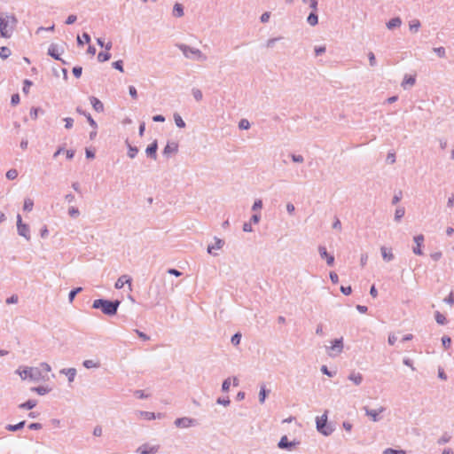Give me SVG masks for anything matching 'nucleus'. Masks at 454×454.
<instances>
[{
	"label": "nucleus",
	"instance_id": "nucleus-1",
	"mask_svg": "<svg viewBox=\"0 0 454 454\" xmlns=\"http://www.w3.org/2000/svg\"><path fill=\"white\" fill-rule=\"evenodd\" d=\"M18 20L14 15L0 12V36L9 38Z\"/></svg>",
	"mask_w": 454,
	"mask_h": 454
},
{
	"label": "nucleus",
	"instance_id": "nucleus-2",
	"mask_svg": "<svg viewBox=\"0 0 454 454\" xmlns=\"http://www.w3.org/2000/svg\"><path fill=\"white\" fill-rule=\"evenodd\" d=\"M121 301L118 300L97 299L93 301L92 308L100 309L106 316H114L117 313Z\"/></svg>",
	"mask_w": 454,
	"mask_h": 454
},
{
	"label": "nucleus",
	"instance_id": "nucleus-3",
	"mask_svg": "<svg viewBox=\"0 0 454 454\" xmlns=\"http://www.w3.org/2000/svg\"><path fill=\"white\" fill-rule=\"evenodd\" d=\"M328 411H325L322 416L316 418L317 430L325 436H329L334 431L332 424L328 423Z\"/></svg>",
	"mask_w": 454,
	"mask_h": 454
},
{
	"label": "nucleus",
	"instance_id": "nucleus-4",
	"mask_svg": "<svg viewBox=\"0 0 454 454\" xmlns=\"http://www.w3.org/2000/svg\"><path fill=\"white\" fill-rule=\"evenodd\" d=\"M16 372L20 375V377L25 380L29 379L32 381L38 382L43 377L42 375V372L38 367H24L22 370L19 368Z\"/></svg>",
	"mask_w": 454,
	"mask_h": 454
},
{
	"label": "nucleus",
	"instance_id": "nucleus-5",
	"mask_svg": "<svg viewBox=\"0 0 454 454\" xmlns=\"http://www.w3.org/2000/svg\"><path fill=\"white\" fill-rule=\"evenodd\" d=\"M176 46L187 59H192L199 61H205L207 59V56L204 55L199 49L191 47L184 43H179Z\"/></svg>",
	"mask_w": 454,
	"mask_h": 454
},
{
	"label": "nucleus",
	"instance_id": "nucleus-6",
	"mask_svg": "<svg viewBox=\"0 0 454 454\" xmlns=\"http://www.w3.org/2000/svg\"><path fill=\"white\" fill-rule=\"evenodd\" d=\"M343 348V338L340 337L331 341V346L326 347V353L330 357H336L342 353Z\"/></svg>",
	"mask_w": 454,
	"mask_h": 454
},
{
	"label": "nucleus",
	"instance_id": "nucleus-7",
	"mask_svg": "<svg viewBox=\"0 0 454 454\" xmlns=\"http://www.w3.org/2000/svg\"><path fill=\"white\" fill-rule=\"evenodd\" d=\"M17 231L18 234L27 240H30V229L29 226L22 223L20 215H17Z\"/></svg>",
	"mask_w": 454,
	"mask_h": 454
},
{
	"label": "nucleus",
	"instance_id": "nucleus-8",
	"mask_svg": "<svg viewBox=\"0 0 454 454\" xmlns=\"http://www.w3.org/2000/svg\"><path fill=\"white\" fill-rule=\"evenodd\" d=\"M160 450V445H152L150 443H144L137 449V452L139 454H156Z\"/></svg>",
	"mask_w": 454,
	"mask_h": 454
},
{
	"label": "nucleus",
	"instance_id": "nucleus-9",
	"mask_svg": "<svg viewBox=\"0 0 454 454\" xmlns=\"http://www.w3.org/2000/svg\"><path fill=\"white\" fill-rule=\"evenodd\" d=\"M364 410L365 411L366 416L370 417L373 422H378L381 419V417L380 416V414L382 413L383 411H385L386 408L383 406H380L377 410H372V409H369L367 406H364Z\"/></svg>",
	"mask_w": 454,
	"mask_h": 454
},
{
	"label": "nucleus",
	"instance_id": "nucleus-10",
	"mask_svg": "<svg viewBox=\"0 0 454 454\" xmlns=\"http://www.w3.org/2000/svg\"><path fill=\"white\" fill-rule=\"evenodd\" d=\"M176 427L187 428L196 425V420L188 417L178 418L174 422Z\"/></svg>",
	"mask_w": 454,
	"mask_h": 454
},
{
	"label": "nucleus",
	"instance_id": "nucleus-11",
	"mask_svg": "<svg viewBox=\"0 0 454 454\" xmlns=\"http://www.w3.org/2000/svg\"><path fill=\"white\" fill-rule=\"evenodd\" d=\"M424 240H425V238H424V235H422V234H419V235H417V236H415L413 238V241L415 242L416 246L413 247L412 252L415 254H417V255H422L423 254L421 247L424 244Z\"/></svg>",
	"mask_w": 454,
	"mask_h": 454
},
{
	"label": "nucleus",
	"instance_id": "nucleus-12",
	"mask_svg": "<svg viewBox=\"0 0 454 454\" xmlns=\"http://www.w3.org/2000/svg\"><path fill=\"white\" fill-rule=\"evenodd\" d=\"M178 151V144L176 142L171 141L168 142L166 146L163 149V155L169 157L171 154L176 153Z\"/></svg>",
	"mask_w": 454,
	"mask_h": 454
},
{
	"label": "nucleus",
	"instance_id": "nucleus-13",
	"mask_svg": "<svg viewBox=\"0 0 454 454\" xmlns=\"http://www.w3.org/2000/svg\"><path fill=\"white\" fill-rule=\"evenodd\" d=\"M318 252H319L320 257L322 259H325L326 260L327 265H329V266H333V263H334V256L332 255V254H329L327 253L326 248L325 247L320 246L318 247Z\"/></svg>",
	"mask_w": 454,
	"mask_h": 454
},
{
	"label": "nucleus",
	"instance_id": "nucleus-14",
	"mask_svg": "<svg viewBox=\"0 0 454 454\" xmlns=\"http://www.w3.org/2000/svg\"><path fill=\"white\" fill-rule=\"evenodd\" d=\"M136 415L138 418L144 419H146V420H153V419H155L157 418H160V416H161L160 413L155 414L154 412L144 411H137L136 412Z\"/></svg>",
	"mask_w": 454,
	"mask_h": 454
},
{
	"label": "nucleus",
	"instance_id": "nucleus-15",
	"mask_svg": "<svg viewBox=\"0 0 454 454\" xmlns=\"http://www.w3.org/2000/svg\"><path fill=\"white\" fill-rule=\"evenodd\" d=\"M157 149H158V144H157V141L155 140L147 146L145 153H146L147 156L151 157L153 160H156Z\"/></svg>",
	"mask_w": 454,
	"mask_h": 454
},
{
	"label": "nucleus",
	"instance_id": "nucleus-16",
	"mask_svg": "<svg viewBox=\"0 0 454 454\" xmlns=\"http://www.w3.org/2000/svg\"><path fill=\"white\" fill-rule=\"evenodd\" d=\"M295 445L294 442H289L286 435L281 437L280 441L278 443V447L279 449L291 450Z\"/></svg>",
	"mask_w": 454,
	"mask_h": 454
},
{
	"label": "nucleus",
	"instance_id": "nucleus-17",
	"mask_svg": "<svg viewBox=\"0 0 454 454\" xmlns=\"http://www.w3.org/2000/svg\"><path fill=\"white\" fill-rule=\"evenodd\" d=\"M76 112L82 115H84V118L87 119L89 124L94 129H98V124L94 121V119L91 117L90 114L87 113L86 111L82 110L81 107L76 108Z\"/></svg>",
	"mask_w": 454,
	"mask_h": 454
},
{
	"label": "nucleus",
	"instance_id": "nucleus-18",
	"mask_svg": "<svg viewBox=\"0 0 454 454\" xmlns=\"http://www.w3.org/2000/svg\"><path fill=\"white\" fill-rule=\"evenodd\" d=\"M63 52V49L59 50V46L52 43L48 49V54L55 59H60V54Z\"/></svg>",
	"mask_w": 454,
	"mask_h": 454
},
{
	"label": "nucleus",
	"instance_id": "nucleus-19",
	"mask_svg": "<svg viewBox=\"0 0 454 454\" xmlns=\"http://www.w3.org/2000/svg\"><path fill=\"white\" fill-rule=\"evenodd\" d=\"M125 284H129V286H131V278L128 275L121 276L115 282L114 286L116 289H121Z\"/></svg>",
	"mask_w": 454,
	"mask_h": 454
},
{
	"label": "nucleus",
	"instance_id": "nucleus-20",
	"mask_svg": "<svg viewBox=\"0 0 454 454\" xmlns=\"http://www.w3.org/2000/svg\"><path fill=\"white\" fill-rule=\"evenodd\" d=\"M380 253H381L382 258L385 262H391L395 258V255L392 253L391 248H387L386 247H381Z\"/></svg>",
	"mask_w": 454,
	"mask_h": 454
},
{
	"label": "nucleus",
	"instance_id": "nucleus-21",
	"mask_svg": "<svg viewBox=\"0 0 454 454\" xmlns=\"http://www.w3.org/2000/svg\"><path fill=\"white\" fill-rule=\"evenodd\" d=\"M90 104L93 107V109L98 113H102L104 111V105L103 103L97 98L96 97L91 96L90 98Z\"/></svg>",
	"mask_w": 454,
	"mask_h": 454
},
{
	"label": "nucleus",
	"instance_id": "nucleus-22",
	"mask_svg": "<svg viewBox=\"0 0 454 454\" xmlns=\"http://www.w3.org/2000/svg\"><path fill=\"white\" fill-rule=\"evenodd\" d=\"M348 380H351L356 386H359L363 382V375L360 372H352L348 375Z\"/></svg>",
	"mask_w": 454,
	"mask_h": 454
},
{
	"label": "nucleus",
	"instance_id": "nucleus-23",
	"mask_svg": "<svg viewBox=\"0 0 454 454\" xmlns=\"http://www.w3.org/2000/svg\"><path fill=\"white\" fill-rule=\"evenodd\" d=\"M60 373L67 375L68 381L73 382L74 380V378L76 375V369H74V368L62 369L60 371Z\"/></svg>",
	"mask_w": 454,
	"mask_h": 454
},
{
	"label": "nucleus",
	"instance_id": "nucleus-24",
	"mask_svg": "<svg viewBox=\"0 0 454 454\" xmlns=\"http://www.w3.org/2000/svg\"><path fill=\"white\" fill-rule=\"evenodd\" d=\"M172 14L176 18L183 17L184 14V6L181 4H179V3H176L174 4V6H173Z\"/></svg>",
	"mask_w": 454,
	"mask_h": 454
},
{
	"label": "nucleus",
	"instance_id": "nucleus-25",
	"mask_svg": "<svg viewBox=\"0 0 454 454\" xmlns=\"http://www.w3.org/2000/svg\"><path fill=\"white\" fill-rule=\"evenodd\" d=\"M215 245L207 247L208 254H213V252H212L213 249H221L224 245V241L221 239L215 237Z\"/></svg>",
	"mask_w": 454,
	"mask_h": 454
},
{
	"label": "nucleus",
	"instance_id": "nucleus-26",
	"mask_svg": "<svg viewBox=\"0 0 454 454\" xmlns=\"http://www.w3.org/2000/svg\"><path fill=\"white\" fill-rule=\"evenodd\" d=\"M36 404H37L36 400H32V399H30V400H28V401H27V402H25V403H20V404L19 405V408H20V409H22V410H31V409H33L34 407H35V406H36Z\"/></svg>",
	"mask_w": 454,
	"mask_h": 454
},
{
	"label": "nucleus",
	"instance_id": "nucleus-27",
	"mask_svg": "<svg viewBox=\"0 0 454 454\" xmlns=\"http://www.w3.org/2000/svg\"><path fill=\"white\" fill-rule=\"evenodd\" d=\"M415 82H416V79H415V77H414V76H411V75H405V76H404V79H403V82H402V87H403V89H406V86H407V85H408V86H410V87H411V86H413V85L415 84Z\"/></svg>",
	"mask_w": 454,
	"mask_h": 454
},
{
	"label": "nucleus",
	"instance_id": "nucleus-28",
	"mask_svg": "<svg viewBox=\"0 0 454 454\" xmlns=\"http://www.w3.org/2000/svg\"><path fill=\"white\" fill-rule=\"evenodd\" d=\"M307 22L310 26H316L318 23V16L315 11L312 10V12L309 14L307 18Z\"/></svg>",
	"mask_w": 454,
	"mask_h": 454
},
{
	"label": "nucleus",
	"instance_id": "nucleus-29",
	"mask_svg": "<svg viewBox=\"0 0 454 454\" xmlns=\"http://www.w3.org/2000/svg\"><path fill=\"white\" fill-rule=\"evenodd\" d=\"M402 24V20L400 18L396 17V18H393L391 19L387 23V27L388 29H393L395 27H400Z\"/></svg>",
	"mask_w": 454,
	"mask_h": 454
},
{
	"label": "nucleus",
	"instance_id": "nucleus-30",
	"mask_svg": "<svg viewBox=\"0 0 454 454\" xmlns=\"http://www.w3.org/2000/svg\"><path fill=\"white\" fill-rule=\"evenodd\" d=\"M31 391L35 392L40 395H44L51 391V388L48 387L39 386L32 387Z\"/></svg>",
	"mask_w": 454,
	"mask_h": 454
},
{
	"label": "nucleus",
	"instance_id": "nucleus-31",
	"mask_svg": "<svg viewBox=\"0 0 454 454\" xmlns=\"http://www.w3.org/2000/svg\"><path fill=\"white\" fill-rule=\"evenodd\" d=\"M405 209L403 207H398L395 211V221L399 222L404 215Z\"/></svg>",
	"mask_w": 454,
	"mask_h": 454
},
{
	"label": "nucleus",
	"instance_id": "nucleus-32",
	"mask_svg": "<svg viewBox=\"0 0 454 454\" xmlns=\"http://www.w3.org/2000/svg\"><path fill=\"white\" fill-rule=\"evenodd\" d=\"M173 117H174L175 123L178 128L183 129L185 127V122L179 114L175 113Z\"/></svg>",
	"mask_w": 454,
	"mask_h": 454
},
{
	"label": "nucleus",
	"instance_id": "nucleus-33",
	"mask_svg": "<svg viewBox=\"0 0 454 454\" xmlns=\"http://www.w3.org/2000/svg\"><path fill=\"white\" fill-rule=\"evenodd\" d=\"M25 424H26V421H25V420H23V421L19 422V423H18V424H16V425H8V426L6 427V429H7L8 431L15 432V431H18V430H20V429L23 428V427H24V426H25Z\"/></svg>",
	"mask_w": 454,
	"mask_h": 454
},
{
	"label": "nucleus",
	"instance_id": "nucleus-34",
	"mask_svg": "<svg viewBox=\"0 0 454 454\" xmlns=\"http://www.w3.org/2000/svg\"><path fill=\"white\" fill-rule=\"evenodd\" d=\"M434 318H435L436 323L439 325H443L447 323L445 316L442 315V313H440L439 311H436L434 313Z\"/></svg>",
	"mask_w": 454,
	"mask_h": 454
},
{
	"label": "nucleus",
	"instance_id": "nucleus-35",
	"mask_svg": "<svg viewBox=\"0 0 454 454\" xmlns=\"http://www.w3.org/2000/svg\"><path fill=\"white\" fill-rule=\"evenodd\" d=\"M82 365L85 368H87V369L98 368L99 367V364L98 362L93 361V360H84L83 363H82Z\"/></svg>",
	"mask_w": 454,
	"mask_h": 454
},
{
	"label": "nucleus",
	"instance_id": "nucleus-36",
	"mask_svg": "<svg viewBox=\"0 0 454 454\" xmlns=\"http://www.w3.org/2000/svg\"><path fill=\"white\" fill-rule=\"evenodd\" d=\"M11 55V50L6 46H2L0 48V58L2 59H7Z\"/></svg>",
	"mask_w": 454,
	"mask_h": 454
},
{
	"label": "nucleus",
	"instance_id": "nucleus-37",
	"mask_svg": "<svg viewBox=\"0 0 454 454\" xmlns=\"http://www.w3.org/2000/svg\"><path fill=\"white\" fill-rule=\"evenodd\" d=\"M410 30L416 33L420 27V21L419 20H413L410 22Z\"/></svg>",
	"mask_w": 454,
	"mask_h": 454
},
{
	"label": "nucleus",
	"instance_id": "nucleus-38",
	"mask_svg": "<svg viewBox=\"0 0 454 454\" xmlns=\"http://www.w3.org/2000/svg\"><path fill=\"white\" fill-rule=\"evenodd\" d=\"M192 94L193 96V98H195L196 101H200L202 100V98H203V94L201 92V90L200 89H197V88H193L192 90Z\"/></svg>",
	"mask_w": 454,
	"mask_h": 454
},
{
	"label": "nucleus",
	"instance_id": "nucleus-39",
	"mask_svg": "<svg viewBox=\"0 0 454 454\" xmlns=\"http://www.w3.org/2000/svg\"><path fill=\"white\" fill-rule=\"evenodd\" d=\"M33 207H34L33 200L29 198L25 199L23 209L25 211H31L33 209Z\"/></svg>",
	"mask_w": 454,
	"mask_h": 454
},
{
	"label": "nucleus",
	"instance_id": "nucleus-40",
	"mask_svg": "<svg viewBox=\"0 0 454 454\" xmlns=\"http://www.w3.org/2000/svg\"><path fill=\"white\" fill-rule=\"evenodd\" d=\"M82 291V287H76V288H74L73 290H71L68 294L69 302H72L74 301V297L76 296V294L81 293Z\"/></svg>",
	"mask_w": 454,
	"mask_h": 454
},
{
	"label": "nucleus",
	"instance_id": "nucleus-41",
	"mask_svg": "<svg viewBox=\"0 0 454 454\" xmlns=\"http://www.w3.org/2000/svg\"><path fill=\"white\" fill-rule=\"evenodd\" d=\"M269 391H267L265 389V386H262L261 387V389H260V393H259V402L260 403H263L265 402V398H266V395H267V393Z\"/></svg>",
	"mask_w": 454,
	"mask_h": 454
},
{
	"label": "nucleus",
	"instance_id": "nucleus-42",
	"mask_svg": "<svg viewBox=\"0 0 454 454\" xmlns=\"http://www.w3.org/2000/svg\"><path fill=\"white\" fill-rule=\"evenodd\" d=\"M111 58V54L108 52H99L98 55V60L99 62H105L109 60Z\"/></svg>",
	"mask_w": 454,
	"mask_h": 454
},
{
	"label": "nucleus",
	"instance_id": "nucleus-43",
	"mask_svg": "<svg viewBox=\"0 0 454 454\" xmlns=\"http://www.w3.org/2000/svg\"><path fill=\"white\" fill-rule=\"evenodd\" d=\"M137 153H138L137 147L129 145L128 156L130 159H134L136 157V155L137 154Z\"/></svg>",
	"mask_w": 454,
	"mask_h": 454
},
{
	"label": "nucleus",
	"instance_id": "nucleus-44",
	"mask_svg": "<svg viewBox=\"0 0 454 454\" xmlns=\"http://www.w3.org/2000/svg\"><path fill=\"white\" fill-rule=\"evenodd\" d=\"M18 176V171L14 168H12V169H9L7 172H6V177L9 179V180H14L16 179Z\"/></svg>",
	"mask_w": 454,
	"mask_h": 454
},
{
	"label": "nucleus",
	"instance_id": "nucleus-45",
	"mask_svg": "<svg viewBox=\"0 0 454 454\" xmlns=\"http://www.w3.org/2000/svg\"><path fill=\"white\" fill-rule=\"evenodd\" d=\"M33 85V82L30 80H24L22 90L25 94H28L30 87Z\"/></svg>",
	"mask_w": 454,
	"mask_h": 454
},
{
	"label": "nucleus",
	"instance_id": "nucleus-46",
	"mask_svg": "<svg viewBox=\"0 0 454 454\" xmlns=\"http://www.w3.org/2000/svg\"><path fill=\"white\" fill-rule=\"evenodd\" d=\"M302 3L304 4H309V7L317 12V4H318V2L317 0H302Z\"/></svg>",
	"mask_w": 454,
	"mask_h": 454
},
{
	"label": "nucleus",
	"instance_id": "nucleus-47",
	"mask_svg": "<svg viewBox=\"0 0 454 454\" xmlns=\"http://www.w3.org/2000/svg\"><path fill=\"white\" fill-rule=\"evenodd\" d=\"M383 454H405V451L403 450H395L392 448H387L383 451Z\"/></svg>",
	"mask_w": 454,
	"mask_h": 454
},
{
	"label": "nucleus",
	"instance_id": "nucleus-48",
	"mask_svg": "<svg viewBox=\"0 0 454 454\" xmlns=\"http://www.w3.org/2000/svg\"><path fill=\"white\" fill-rule=\"evenodd\" d=\"M239 128L240 129H248L250 128V122L247 119H241L239 122Z\"/></svg>",
	"mask_w": 454,
	"mask_h": 454
},
{
	"label": "nucleus",
	"instance_id": "nucleus-49",
	"mask_svg": "<svg viewBox=\"0 0 454 454\" xmlns=\"http://www.w3.org/2000/svg\"><path fill=\"white\" fill-rule=\"evenodd\" d=\"M433 51L440 57L444 58L446 56V51L444 47H436L434 48Z\"/></svg>",
	"mask_w": 454,
	"mask_h": 454
},
{
	"label": "nucleus",
	"instance_id": "nucleus-50",
	"mask_svg": "<svg viewBox=\"0 0 454 454\" xmlns=\"http://www.w3.org/2000/svg\"><path fill=\"white\" fill-rule=\"evenodd\" d=\"M240 340H241V333H235L231 337V340L232 345H234V346H238L240 343Z\"/></svg>",
	"mask_w": 454,
	"mask_h": 454
},
{
	"label": "nucleus",
	"instance_id": "nucleus-51",
	"mask_svg": "<svg viewBox=\"0 0 454 454\" xmlns=\"http://www.w3.org/2000/svg\"><path fill=\"white\" fill-rule=\"evenodd\" d=\"M442 346L445 348H449L450 347V344H451V339L450 337L447 336V335H444L442 336Z\"/></svg>",
	"mask_w": 454,
	"mask_h": 454
},
{
	"label": "nucleus",
	"instance_id": "nucleus-52",
	"mask_svg": "<svg viewBox=\"0 0 454 454\" xmlns=\"http://www.w3.org/2000/svg\"><path fill=\"white\" fill-rule=\"evenodd\" d=\"M231 386V378H227L223 381L222 384V391L223 392H228Z\"/></svg>",
	"mask_w": 454,
	"mask_h": 454
},
{
	"label": "nucleus",
	"instance_id": "nucleus-53",
	"mask_svg": "<svg viewBox=\"0 0 454 454\" xmlns=\"http://www.w3.org/2000/svg\"><path fill=\"white\" fill-rule=\"evenodd\" d=\"M281 39H282V37H281V36L269 39V40L266 42V47H267V48H273V47H274V45H275V43H276L278 41L281 40Z\"/></svg>",
	"mask_w": 454,
	"mask_h": 454
},
{
	"label": "nucleus",
	"instance_id": "nucleus-54",
	"mask_svg": "<svg viewBox=\"0 0 454 454\" xmlns=\"http://www.w3.org/2000/svg\"><path fill=\"white\" fill-rule=\"evenodd\" d=\"M112 66L114 69L123 72V62L122 60H117L112 63Z\"/></svg>",
	"mask_w": 454,
	"mask_h": 454
},
{
	"label": "nucleus",
	"instance_id": "nucleus-55",
	"mask_svg": "<svg viewBox=\"0 0 454 454\" xmlns=\"http://www.w3.org/2000/svg\"><path fill=\"white\" fill-rule=\"evenodd\" d=\"M73 74L76 77V78H79L81 77L82 74V67H79V66H76L74 67H73Z\"/></svg>",
	"mask_w": 454,
	"mask_h": 454
},
{
	"label": "nucleus",
	"instance_id": "nucleus-56",
	"mask_svg": "<svg viewBox=\"0 0 454 454\" xmlns=\"http://www.w3.org/2000/svg\"><path fill=\"white\" fill-rule=\"evenodd\" d=\"M291 159L296 163H302L304 161L303 156L300 154H291Z\"/></svg>",
	"mask_w": 454,
	"mask_h": 454
},
{
	"label": "nucleus",
	"instance_id": "nucleus-57",
	"mask_svg": "<svg viewBox=\"0 0 454 454\" xmlns=\"http://www.w3.org/2000/svg\"><path fill=\"white\" fill-rule=\"evenodd\" d=\"M68 214L71 217H77L79 215H80V212L78 210V208L74 207H71L69 209H68Z\"/></svg>",
	"mask_w": 454,
	"mask_h": 454
},
{
	"label": "nucleus",
	"instance_id": "nucleus-58",
	"mask_svg": "<svg viewBox=\"0 0 454 454\" xmlns=\"http://www.w3.org/2000/svg\"><path fill=\"white\" fill-rule=\"evenodd\" d=\"M443 301L449 305H453L454 304V293L453 292H450V294H449L448 297H445L443 299Z\"/></svg>",
	"mask_w": 454,
	"mask_h": 454
},
{
	"label": "nucleus",
	"instance_id": "nucleus-59",
	"mask_svg": "<svg viewBox=\"0 0 454 454\" xmlns=\"http://www.w3.org/2000/svg\"><path fill=\"white\" fill-rule=\"evenodd\" d=\"M262 207V201L261 200H256L252 206V210L257 211V210H260Z\"/></svg>",
	"mask_w": 454,
	"mask_h": 454
},
{
	"label": "nucleus",
	"instance_id": "nucleus-60",
	"mask_svg": "<svg viewBox=\"0 0 454 454\" xmlns=\"http://www.w3.org/2000/svg\"><path fill=\"white\" fill-rule=\"evenodd\" d=\"M216 403L218 404H222L223 406H228L230 404L231 401L228 397H226V398L219 397V398H217Z\"/></svg>",
	"mask_w": 454,
	"mask_h": 454
},
{
	"label": "nucleus",
	"instance_id": "nucleus-61",
	"mask_svg": "<svg viewBox=\"0 0 454 454\" xmlns=\"http://www.w3.org/2000/svg\"><path fill=\"white\" fill-rule=\"evenodd\" d=\"M368 59H369L370 66L375 67L376 66V59H375V55L372 51H370L368 53Z\"/></svg>",
	"mask_w": 454,
	"mask_h": 454
},
{
	"label": "nucleus",
	"instance_id": "nucleus-62",
	"mask_svg": "<svg viewBox=\"0 0 454 454\" xmlns=\"http://www.w3.org/2000/svg\"><path fill=\"white\" fill-rule=\"evenodd\" d=\"M41 109L38 108V107H32L31 110H30V117L34 120H35L38 116V112L40 111Z\"/></svg>",
	"mask_w": 454,
	"mask_h": 454
},
{
	"label": "nucleus",
	"instance_id": "nucleus-63",
	"mask_svg": "<svg viewBox=\"0 0 454 454\" xmlns=\"http://www.w3.org/2000/svg\"><path fill=\"white\" fill-rule=\"evenodd\" d=\"M442 254L441 251L434 252L430 254V257L435 262L439 261L442 258Z\"/></svg>",
	"mask_w": 454,
	"mask_h": 454
},
{
	"label": "nucleus",
	"instance_id": "nucleus-64",
	"mask_svg": "<svg viewBox=\"0 0 454 454\" xmlns=\"http://www.w3.org/2000/svg\"><path fill=\"white\" fill-rule=\"evenodd\" d=\"M20 95H19V94H17V93H16V94H13V95L12 96V98H11V104H12V106H17V105L20 103Z\"/></svg>",
	"mask_w": 454,
	"mask_h": 454
}]
</instances>
